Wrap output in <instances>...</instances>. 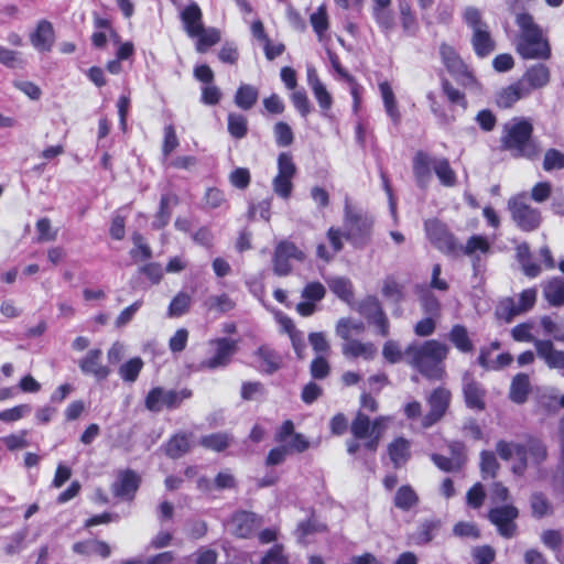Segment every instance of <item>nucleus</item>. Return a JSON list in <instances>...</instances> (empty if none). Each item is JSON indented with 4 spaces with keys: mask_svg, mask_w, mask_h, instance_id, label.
<instances>
[{
    "mask_svg": "<svg viewBox=\"0 0 564 564\" xmlns=\"http://www.w3.org/2000/svg\"><path fill=\"white\" fill-rule=\"evenodd\" d=\"M228 131L237 139L243 138L248 131L247 119L242 115L229 113Z\"/></svg>",
    "mask_w": 564,
    "mask_h": 564,
    "instance_id": "nucleus-52",
    "label": "nucleus"
},
{
    "mask_svg": "<svg viewBox=\"0 0 564 564\" xmlns=\"http://www.w3.org/2000/svg\"><path fill=\"white\" fill-rule=\"evenodd\" d=\"M523 446L525 448V458L529 455L531 459L538 464L545 459L546 448L540 440L530 438Z\"/></svg>",
    "mask_w": 564,
    "mask_h": 564,
    "instance_id": "nucleus-53",
    "label": "nucleus"
},
{
    "mask_svg": "<svg viewBox=\"0 0 564 564\" xmlns=\"http://www.w3.org/2000/svg\"><path fill=\"white\" fill-rule=\"evenodd\" d=\"M258 89L251 85L242 84L239 86L235 95V104L243 109L248 110L254 106L258 100Z\"/></svg>",
    "mask_w": 564,
    "mask_h": 564,
    "instance_id": "nucleus-37",
    "label": "nucleus"
},
{
    "mask_svg": "<svg viewBox=\"0 0 564 564\" xmlns=\"http://www.w3.org/2000/svg\"><path fill=\"white\" fill-rule=\"evenodd\" d=\"M440 54L447 70L453 74L463 85L469 86L475 84L476 80L474 76L460 56L456 53L454 47L443 43L440 47Z\"/></svg>",
    "mask_w": 564,
    "mask_h": 564,
    "instance_id": "nucleus-10",
    "label": "nucleus"
},
{
    "mask_svg": "<svg viewBox=\"0 0 564 564\" xmlns=\"http://www.w3.org/2000/svg\"><path fill=\"white\" fill-rule=\"evenodd\" d=\"M36 229L39 232L37 241H54L57 238V230L52 228L48 218H41L36 221Z\"/></svg>",
    "mask_w": 564,
    "mask_h": 564,
    "instance_id": "nucleus-60",
    "label": "nucleus"
},
{
    "mask_svg": "<svg viewBox=\"0 0 564 564\" xmlns=\"http://www.w3.org/2000/svg\"><path fill=\"white\" fill-rule=\"evenodd\" d=\"M530 391L529 376L525 373H518L510 387V399L516 403H523Z\"/></svg>",
    "mask_w": 564,
    "mask_h": 564,
    "instance_id": "nucleus-35",
    "label": "nucleus"
},
{
    "mask_svg": "<svg viewBox=\"0 0 564 564\" xmlns=\"http://www.w3.org/2000/svg\"><path fill=\"white\" fill-rule=\"evenodd\" d=\"M177 204V195L173 193L162 195L160 200V208L155 215V219L153 220L152 226L156 229L165 227L170 221L172 207L176 206Z\"/></svg>",
    "mask_w": 564,
    "mask_h": 564,
    "instance_id": "nucleus-28",
    "label": "nucleus"
},
{
    "mask_svg": "<svg viewBox=\"0 0 564 564\" xmlns=\"http://www.w3.org/2000/svg\"><path fill=\"white\" fill-rule=\"evenodd\" d=\"M328 286L333 293L345 302H350L352 299V284L351 282L341 276L333 278L328 281Z\"/></svg>",
    "mask_w": 564,
    "mask_h": 564,
    "instance_id": "nucleus-42",
    "label": "nucleus"
},
{
    "mask_svg": "<svg viewBox=\"0 0 564 564\" xmlns=\"http://www.w3.org/2000/svg\"><path fill=\"white\" fill-rule=\"evenodd\" d=\"M543 169L547 172L564 169V153L556 149H549L544 154Z\"/></svg>",
    "mask_w": 564,
    "mask_h": 564,
    "instance_id": "nucleus-56",
    "label": "nucleus"
},
{
    "mask_svg": "<svg viewBox=\"0 0 564 564\" xmlns=\"http://www.w3.org/2000/svg\"><path fill=\"white\" fill-rule=\"evenodd\" d=\"M496 451L503 460H510L512 458L518 460V463L512 466V471L514 474L521 475L524 471L525 448L522 444L499 441L496 445Z\"/></svg>",
    "mask_w": 564,
    "mask_h": 564,
    "instance_id": "nucleus-16",
    "label": "nucleus"
},
{
    "mask_svg": "<svg viewBox=\"0 0 564 564\" xmlns=\"http://www.w3.org/2000/svg\"><path fill=\"white\" fill-rule=\"evenodd\" d=\"M545 300L553 306L564 304V281L555 278L545 283L543 288Z\"/></svg>",
    "mask_w": 564,
    "mask_h": 564,
    "instance_id": "nucleus-33",
    "label": "nucleus"
},
{
    "mask_svg": "<svg viewBox=\"0 0 564 564\" xmlns=\"http://www.w3.org/2000/svg\"><path fill=\"white\" fill-rule=\"evenodd\" d=\"M325 294L326 290L319 282H311L302 291V297L313 303L321 301Z\"/></svg>",
    "mask_w": 564,
    "mask_h": 564,
    "instance_id": "nucleus-64",
    "label": "nucleus"
},
{
    "mask_svg": "<svg viewBox=\"0 0 564 564\" xmlns=\"http://www.w3.org/2000/svg\"><path fill=\"white\" fill-rule=\"evenodd\" d=\"M550 77V69L546 65L535 64L529 67L519 80L530 95L533 90L545 87Z\"/></svg>",
    "mask_w": 564,
    "mask_h": 564,
    "instance_id": "nucleus-15",
    "label": "nucleus"
},
{
    "mask_svg": "<svg viewBox=\"0 0 564 564\" xmlns=\"http://www.w3.org/2000/svg\"><path fill=\"white\" fill-rule=\"evenodd\" d=\"M535 350L549 368L564 370V351L557 350L551 340L535 341Z\"/></svg>",
    "mask_w": 564,
    "mask_h": 564,
    "instance_id": "nucleus-20",
    "label": "nucleus"
},
{
    "mask_svg": "<svg viewBox=\"0 0 564 564\" xmlns=\"http://www.w3.org/2000/svg\"><path fill=\"white\" fill-rule=\"evenodd\" d=\"M449 347L435 339L413 343L404 350V361L429 379L441 380L445 376L444 360Z\"/></svg>",
    "mask_w": 564,
    "mask_h": 564,
    "instance_id": "nucleus-1",
    "label": "nucleus"
},
{
    "mask_svg": "<svg viewBox=\"0 0 564 564\" xmlns=\"http://www.w3.org/2000/svg\"><path fill=\"white\" fill-rule=\"evenodd\" d=\"M202 10L195 2H191L181 11V20L188 36L195 37L197 33L202 31Z\"/></svg>",
    "mask_w": 564,
    "mask_h": 564,
    "instance_id": "nucleus-22",
    "label": "nucleus"
},
{
    "mask_svg": "<svg viewBox=\"0 0 564 564\" xmlns=\"http://www.w3.org/2000/svg\"><path fill=\"white\" fill-rule=\"evenodd\" d=\"M491 243L486 237L474 235L466 241L463 251L466 256L475 258L489 253Z\"/></svg>",
    "mask_w": 564,
    "mask_h": 564,
    "instance_id": "nucleus-39",
    "label": "nucleus"
},
{
    "mask_svg": "<svg viewBox=\"0 0 564 564\" xmlns=\"http://www.w3.org/2000/svg\"><path fill=\"white\" fill-rule=\"evenodd\" d=\"M197 44L196 50L199 53H204L208 47L215 45L220 41V33L215 28L205 29L202 28V31L197 33Z\"/></svg>",
    "mask_w": 564,
    "mask_h": 564,
    "instance_id": "nucleus-44",
    "label": "nucleus"
},
{
    "mask_svg": "<svg viewBox=\"0 0 564 564\" xmlns=\"http://www.w3.org/2000/svg\"><path fill=\"white\" fill-rule=\"evenodd\" d=\"M388 452L392 464L399 468L410 458V442L403 437H398L389 444Z\"/></svg>",
    "mask_w": 564,
    "mask_h": 564,
    "instance_id": "nucleus-30",
    "label": "nucleus"
},
{
    "mask_svg": "<svg viewBox=\"0 0 564 564\" xmlns=\"http://www.w3.org/2000/svg\"><path fill=\"white\" fill-rule=\"evenodd\" d=\"M74 552L83 555L98 554L101 557H108L110 555V546L97 540H89L85 542H77L73 545Z\"/></svg>",
    "mask_w": 564,
    "mask_h": 564,
    "instance_id": "nucleus-32",
    "label": "nucleus"
},
{
    "mask_svg": "<svg viewBox=\"0 0 564 564\" xmlns=\"http://www.w3.org/2000/svg\"><path fill=\"white\" fill-rule=\"evenodd\" d=\"M192 392L187 389L180 391L165 390L163 388H153L145 398V406L153 412H160L163 409L177 408L184 400L191 398Z\"/></svg>",
    "mask_w": 564,
    "mask_h": 564,
    "instance_id": "nucleus-7",
    "label": "nucleus"
},
{
    "mask_svg": "<svg viewBox=\"0 0 564 564\" xmlns=\"http://www.w3.org/2000/svg\"><path fill=\"white\" fill-rule=\"evenodd\" d=\"M425 231L427 238L438 249L443 251H451L454 249V238L446 230L445 226L436 219L425 221Z\"/></svg>",
    "mask_w": 564,
    "mask_h": 564,
    "instance_id": "nucleus-17",
    "label": "nucleus"
},
{
    "mask_svg": "<svg viewBox=\"0 0 564 564\" xmlns=\"http://www.w3.org/2000/svg\"><path fill=\"white\" fill-rule=\"evenodd\" d=\"M373 220L361 209L346 203L344 215V237L355 247L361 248L370 242Z\"/></svg>",
    "mask_w": 564,
    "mask_h": 564,
    "instance_id": "nucleus-4",
    "label": "nucleus"
},
{
    "mask_svg": "<svg viewBox=\"0 0 564 564\" xmlns=\"http://www.w3.org/2000/svg\"><path fill=\"white\" fill-rule=\"evenodd\" d=\"M30 41L40 52L51 51L55 41L52 23L47 20H41L37 23L35 31L30 35Z\"/></svg>",
    "mask_w": 564,
    "mask_h": 564,
    "instance_id": "nucleus-21",
    "label": "nucleus"
},
{
    "mask_svg": "<svg viewBox=\"0 0 564 564\" xmlns=\"http://www.w3.org/2000/svg\"><path fill=\"white\" fill-rule=\"evenodd\" d=\"M372 17L380 28V30L386 34L389 35L395 24L394 21V14L390 7L388 8H379V9H372Z\"/></svg>",
    "mask_w": 564,
    "mask_h": 564,
    "instance_id": "nucleus-40",
    "label": "nucleus"
},
{
    "mask_svg": "<svg viewBox=\"0 0 564 564\" xmlns=\"http://www.w3.org/2000/svg\"><path fill=\"white\" fill-rule=\"evenodd\" d=\"M336 334L346 340L352 339L354 335H360L365 330V325L360 321L351 318H340L336 324Z\"/></svg>",
    "mask_w": 564,
    "mask_h": 564,
    "instance_id": "nucleus-38",
    "label": "nucleus"
},
{
    "mask_svg": "<svg viewBox=\"0 0 564 564\" xmlns=\"http://www.w3.org/2000/svg\"><path fill=\"white\" fill-rule=\"evenodd\" d=\"M480 458V469L484 477H495L499 468L495 454L491 452H482Z\"/></svg>",
    "mask_w": 564,
    "mask_h": 564,
    "instance_id": "nucleus-59",
    "label": "nucleus"
},
{
    "mask_svg": "<svg viewBox=\"0 0 564 564\" xmlns=\"http://www.w3.org/2000/svg\"><path fill=\"white\" fill-rule=\"evenodd\" d=\"M435 158L417 152L413 159V173L417 185L425 188L431 181V170Z\"/></svg>",
    "mask_w": 564,
    "mask_h": 564,
    "instance_id": "nucleus-25",
    "label": "nucleus"
},
{
    "mask_svg": "<svg viewBox=\"0 0 564 564\" xmlns=\"http://www.w3.org/2000/svg\"><path fill=\"white\" fill-rule=\"evenodd\" d=\"M296 166L289 153H281L278 158V174L272 180L273 192L283 199H289L293 189V178Z\"/></svg>",
    "mask_w": 564,
    "mask_h": 564,
    "instance_id": "nucleus-8",
    "label": "nucleus"
},
{
    "mask_svg": "<svg viewBox=\"0 0 564 564\" xmlns=\"http://www.w3.org/2000/svg\"><path fill=\"white\" fill-rule=\"evenodd\" d=\"M399 10H400L401 23H402L403 31L408 35L415 34V32L417 30V22H416L415 17L412 14L411 6L409 4V2L401 1L399 3Z\"/></svg>",
    "mask_w": 564,
    "mask_h": 564,
    "instance_id": "nucleus-48",
    "label": "nucleus"
},
{
    "mask_svg": "<svg viewBox=\"0 0 564 564\" xmlns=\"http://www.w3.org/2000/svg\"><path fill=\"white\" fill-rule=\"evenodd\" d=\"M310 21L321 40L324 32L328 29V19L325 7L321 6L316 12L312 13Z\"/></svg>",
    "mask_w": 564,
    "mask_h": 564,
    "instance_id": "nucleus-58",
    "label": "nucleus"
},
{
    "mask_svg": "<svg viewBox=\"0 0 564 564\" xmlns=\"http://www.w3.org/2000/svg\"><path fill=\"white\" fill-rule=\"evenodd\" d=\"M417 503V496L410 486H402L394 497V505L402 510H409Z\"/></svg>",
    "mask_w": 564,
    "mask_h": 564,
    "instance_id": "nucleus-46",
    "label": "nucleus"
},
{
    "mask_svg": "<svg viewBox=\"0 0 564 564\" xmlns=\"http://www.w3.org/2000/svg\"><path fill=\"white\" fill-rule=\"evenodd\" d=\"M379 90L383 100V106L387 115L394 123H399L401 115L398 108L394 93L390 84L388 82H381L379 84Z\"/></svg>",
    "mask_w": 564,
    "mask_h": 564,
    "instance_id": "nucleus-31",
    "label": "nucleus"
},
{
    "mask_svg": "<svg viewBox=\"0 0 564 564\" xmlns=\"http://www.w3.org/2000/svg\"><path fill=\"white\" fill-rule=\"evenodd\" d=\"M189 449V441L186 435H175L166 445V454L172 458L184 455Z\"/></svg>",
    "mask_w": 564,
    "mask_h": 564,
    "instance_id": "nucleus-50",
    "label": "nucleus"
},
{
    "mask_svg": "<svg viewBox=\"0 0 564 564\" xmlns=\"http://www.w3.org/2000/svg\"><path fill=\"white\" fill-rule=\"evenodd\" d=\"M210 357L202 361V367L206 369H217L226 367L231 357L237 351V343L229 338H218L208 343Z\"/></svg>",
    "mask_w": 564,
    "mask_h": 564,
    "instance_id": "nucleus-9",
    "label": "nucleus"
},
{
    "mask_svg": "<svg viewBox=\"0 0 564 564\" xmlns=\"http://www.w3.org/2000/svg\"><path fill=\"white\" fill-rule=\"evenodd\" d=\"M192 304V296L185 292H180L173 297L169 305V316L178 317L188 312Z\"/></svg>",
    "mask_w": 564,
    "mask_h": 564,
    "instance_id": "nucleus-43",
    "label": "nucleus"
},
{
    "mask_svg": "<svg viewBox=\"0 0 564 564\" xmlns=\"http://www.w3.org/2000/svg\"><path fill=\"white\" fill-rule=\"evenodd\" d=\"M311 89L322 110L323 116H327L333 105L332 95L328 93L324 84L317 85L316 87H313Z\"/></svg>",
    "mask_w": 564,
    "mask_h": 564,
    "instance_id": "nucleus-55",
    "label": "nucleus"
},
{
    "mask_svg": "<svg viewBox=\"0 0 564 564\" xmlns=\"http://www.w3.org/2000/svg\"><path fill=\"white\" fill-rule=\"evenodd\" d=\"M433 171L442 185L451 187L456 184V174L451 167L448 160L444 158H435L433 162Z\"/></svg>",
    "mask_w": 564,
    "mask_h": 564,
    "instance_id": "nucleus-36",
    "label": "nucleus"
},
{
    "mask_svg": "<svg viewBox=\"0 0 564 564\" xmlns=\"http://www.w3.org/2000/svg\"><path fill=\"white\" fill-rule=\"evenodd\" d=\"M382 294L393 302H399L403 297L402 286L392 278H387L382 284Z\"/></svg>",
    "mask_w": 564,
    "mask_h": 564,
    "instance_id": "nucleus-62",
    "label": "nucleus"
},
{
    "mask_svg": "<svg viewBox=\"0 0 564 564\" xmlns=\"http://www.w3.org/2000/svg\"><path fill=\"white\" fill-rule=\"evenodd\" d=\"M31 412V406L29 404H19L11 409L4 410L0 412V421L2 422H15L20 419L24 417Z\"/></svg>",
    "mask_w": 564,
    "mask_h": 564,
    "instance_id": "nucleus-61",
    "label": "nucleus"
},
{
    "mask_svg": "<svg viewBox=\"0 0 564 564\" xmlns=\"http://www.w3.org/2000/svg\"><path fill=\"white\" fill-rule=\"evenodd\" d=\"M234 533L239 538H248L261 524L259 518L251 512H239L232 518Z\"/></svg>",
    "mask_w": 564,
    "mask_h": 564,
    "instance_id": "nucleus-26",
    "label": "nucleus"
},
{
    "mask_svg": "<svg viewBox=\"0 0 564 564\" xmlns=\"http://www.w3.org/2000/svg\"><path fill=\"white\" fill-rule=\"evenodd\" d=\"M359 313L365 316L370 323L378 326L382 336L389 334V321L382 311L379 301L373 296L365 299L358 307Z\"/></svg>",
    "mask_w": 564,
    "mask_h": 564,
    "instance_id": "nucleus-14",
    "label": "nucleus"
},
{
    "mask_svg": "<svg viewBox=\"0 0 564 564\" xmlns=\"http://www.w3.org/2000/svg\"><path fill=\"white\" fill-rule=\"evenodd\" d=\"M28 437L29 431L21 430L18 433H13L2 437L1 442L9 451L13 452L30 446V441Z\"/></svg>",
    "mask_w": 564,
    "mask_h": 564,
    "instance_id": "nucleus-49",
    "label": "nucleus"
},
{
    "mask_svg": "<svg viewBox=\"0 0 564 564\" xmlns=\"http://www.w3.org/2000/svg\"><path fill=\"white\" fill-rule=\"evenodd\" d=\"M533 126L529 119L514 118L503 127L502 147L516 158L536 159L541 147L532 139Z\"/></svg>",
    "mask_w": 564,
    "mask_h": 564,
    "instance_id": "nucleus-3",
    "label": "nucleus"
},
{
    "mask_svg": "<svg viewBox=\"0 0 564 564\" xmlns=\"http://www.w3.org/2000/svg\"><path fill=\"white\" fill-rule=\"evenodd\" d=\"M464 395L465 401L468 408L476 410H484L485 402V391L480 388V386L473 380L469 375L464 376Z\"/></svg>",
    "mask_w": 564,
    "mask_h": 564,
    "instance_id": "nucleus-27",
    "label": "nucleus"
},
{
    "mask_svg": "<svg viewBox=\"0 0 564 564\" xmlns=\"http://www.w3.org/2000/svg\"><path fill=\"white\" fill-rule=\"evenodd\" d=\"M382 355L390 364H397L404 360V351H402L399 344L393 340H388L383 345Z\"/></svg>",
    "mask_w": 564,
    "mask_h": 564,
    "instance_id": "nucleus-63",
    "label": "nucleus"
},
{
    "mask_svg": "<svg viewBox=\"0 0 564 564\" xmlns=\"http://www.w3.org/2000/svg\"><path fill=\"white\" fill-rule=\"evenodd\" d=\"M440 527L438 521L426 520L423 521L416 532L414 533V541L417 544H426L434 538V533L437 531Z\"/></svg>",
    "mask_w": 564,
    "mask_h": 564,
    "instance_id": "nucleus-47",
    "label": "nucleus"
},
{
    "mask_svg": "<svg viewBox=\"0 0 564 564\" xmlns=\"http://www.w3.org/2000/svg\"><path fill=\"white\" fill-rule=\"evenodd\" d=\"M341 351L347 358L371 360L377 355V347L372 343L349 339L343 344Z\"/></svg>",
    "mask_w": 564,
    "mask_h": 564,
    "instance_id": "nucleus-24",
    "label": "nucleus"
},
{
    "mask_svg": "<svg viewBox=\"0 0 564 564\" xmlns=\"http://www.w3.org/2000/svg\"><path fill=\"white\" fill-rule=\"evenodd\" d=\"M471 44L479 57H485L494 52L495 42L488 31V26L473 32Z\"/></svg>",
    "mask_w": 564,
    "mask_h": 564,
    "instance_id": "nucleus-29",
    "label": "nucleus"
},
{
    "mask_svg": "<svg viewBox=\"0 0 564 564\" xmlns=\"http://www.w3.org/2000/svg\"><path fill=\"white\" fill-rule=\"evenodd\" d=\"M427 401L431 410L422 420L423 427H430L445 414L451 401V392L445 388H437Z\"/></svg>",
    "mask_w": 564,
    "mask_h": 564,
    "instance_id": "nucleus-13",
    "label": "nucleus"
},
{
    "mask_svg": "<svg viewBox=\"0 0 564 564\" xmlns=\"http://www.w3.org/2000/svg\"><path fill=\"white\" fill-rule=\"evenodd\" d=\"M102 351L100 349H91L79 361L80 370L86 375L94 376L97 380L106 379L110 369L101 364Z\"/></svg>",
    "mask_w": 564,
    "mask_h": 564,
    "instance_id": "nucleus-18",
    "label": "nucleus"
},
{
    "mask_svg": "<svg viewBox=\"0 0 564 564\" xmlns=\"http://www.w3.org/2000/svg\"><path fill=\"white\" fill-rule=\"evenodd\" d=\"M489 520L498 528L499 533L505 538H511L516 531L513 520L518 517V509L507 505L494 508L489 511Z\"/></svg>",
    "mask_w": 564,
    "mask_h": 564,
    "instance_id": "nucleus-12",
    "label": "nucleus"
},
{
    "mask_svg": "<svg viewBox=\"0 0 564 564\" xmlns=\"http://www.w3.org/2000/svg\"><path fill=\"white\" fill-rule=\"evenodd\" d=\"M519 35L516 50L524 59H549L551 46L541 26L535 23L529 13H519L516 17Z\"/></svg>",
    "mask_w": 564,
    "mask_h": 564,
    "instance_id": "nucleus-2",
    "label": "nucleus"
},
{
    "mask_svg": "<svg viewBox=\"0 0 564 564\" xmlns=\"http://www.w3.org/2000/svg\"><path fill=\"white\" fill-rule=\"evenodd\" d=\"M533 324L531 323H522L514 326L511 329V336L516 341L520 343H532L535 346V341H543V339H538L532 334Z\"/></svg>",
    "mask_w": 564,
    "mask_h": 564,
    "instance_id": "nucleus-51",
    "label": "nucleus"
},
{
    "mask_svg": "<svg viewBox=\"0 0 564 564\" xmlns=\"http://www.w3.org/2000/svg\"><path fill=\"white\" fill-rule=\"evenodd\" d=\"M200 445L220 452L229 445V437L226 434H210L200 438Z\"/></svg>",
    "mask_w": 564,
    "mask_h": 564,
    "instance_id": "nucleus-57",
    "label": "nucleus"
},
{
    "mask_svg": "<svg viewBox=\"0 0 564 564\" xmlns=\"http://www.w3.org/2000/svg\"><path fill=\"white\" fill-rule=\"evenodd\" d=\"M528 89H525L520 80L501 88L496 96V102L500 108H510L518 100L528 97Z\"/></svg>",
    "mask_w": 564,
    "mask_h": 564,
    "instance_id": "nucleus-23",
    "label": "nucleus"
},
{
    "mask_svg": "<svg viewBox=\"0 0 564 564\" xmlns=\"http://www.w3.org/2000/svg\"><path fill=\"white\" fill-rule=\"evenodd\" d=\"M260 359V368L268 372L272 373L279 369L281 364V358L270 348L260 347L257 352Z\"/></svg>",
    "mask_w": 564,
    "mask_h": 564,
    "instance_id": "nucleus-41",
    "label": "nucleus"
},
{
    "mask_svg": "<svg viewBox=\"0 0 564 564\" xmlns=\"http://www.w3.org/2000/svg\"><path fill=\"white\" fill-rule=\"evenodd\" d=\"M448 339L462 352H470L474 349L468 332L463 325H454L448 333Z\"/></svg>",
    "mask_w": 564,
    "mask_h": 564,
    "instance_id": "nucleus-34",
    "label": "nucleus"
},
{
    "mask_svg": "<svg viewBox=\"0 0 564 564\" xmlns=\"http://www.w3.org/2000/svg\"><path fill=\"white\" fill-rule=\"evenodd\" d=\"M389 417L379 416L373 421L359 411L350 426L351 434L355 438L364 441L362 446L369 452H376L379 442L387 429Z\"/></svg>",
    "mask_w": 564,
    "mask_h": 564,
    "instance_id": "nucleus-5",
    "label": "nucleus"
},
{
    "mask_svg": "<svg viewBox=\"0 0 564 564\" xmlns=\"http://www.w3.org/2000/svg\"><path fill=\"white\" fill-rule=\"evenodd\" d=\"M142 368V359L140 357H134L120 366L119 375L123 381L134 382Z\"/></svg>",
    "mask_w": 564,
    "mask_h": 564,
    "instance_id": "nucleus-45",
    "label": "nucleus"
},
{
    "mask_svg": "<svg viewBox=\"0 0 564 564\" xmlns=\"http://www.w3.org/2000/svg\"><path fill=\"white\" fill-rule=\"evenodd\" d=\"M508 209L517 226L524 231H533L539 228L542 217L539 209L528 203L525 193L514 195L508 200Z\"/></svg>",
    "mask_w": 564,
    "mask_h": 564,
    "instance_id": "nucleus-6",
    "label": "nucleus"
},
{
    "mask_svg": "<svg viewBox=\"0 0 564 564\" xmlns=\"http://www.w3.org/2000/svg\"><path fill=\"white\" fill-rule=\"evenodd\" d=\"M140 485V477L132 470L120 471L112 485V491L117 497L131 500Z\"/></svg>",
    "mask_w": 564,
    "mask_h": 564,
    "instance_id": "nucleus-19",
    "label": "nucleus"
},
{
    "mask_svg": "<svg viewBox=\"0 0 564 564\" xmlns=\"http://www.w3.org/2000/svg\"><path fill=\"white\" fill-rule=\"evenodd\" d=\"M536 301V291L535 289H527L519 294L518 301L514 299H506L503 300L498 308L497 314L500 317L510 321L516 315H520L529 310H531Z\"/></svg>",
    "mask_w": 564,
    "mask_h": 564,
    "instance_id": "nucleus-11",
    "label": "nucleus"
},
{
    "mask_svg": "<svg viewBox=\"0 0 564 564\" xmlns=\"http://www.w3.org/2000/svg\"><path fill=\"white\" fill-rule=\"evenodd\" d=\"M205 305L209 311L225 313L232 310L235 303L227 294H221L208 297L205 302Z\"/></svg>",
    "mask_w": 564,
    "mask_h": 564,
    "instance_id": "nucleus-54",
    "label": "nucleus"
}]
</instances>
